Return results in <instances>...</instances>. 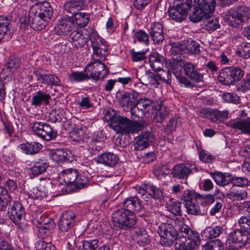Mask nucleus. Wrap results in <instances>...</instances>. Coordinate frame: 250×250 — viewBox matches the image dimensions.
Masks as SVG:
<instances>
[{
	"label": "nucleus",
	"instance_id": "17",
	"mask_svg": "<svg viewBox=\"0 0 250 250\" xmlns=\"http://www.w3.org/2000/svg\"><path fill=\"white\" fill-rule=\"evenodd\" d=\"M50 157L56 163H70L75 159L72 152L67 149L53 150L50 153Z\"/></svg>",
	"mask_w": 250,
	"mask_h": 250
},
{
	"label": "nucleus",
	"instance_id": "14",
	"mask_svg": "<svg viewBox=\"0 0 250 250\" xmlns=\"http://www.w3.org/2000/svg\"><path fill=\"white\" fill-rule=\"evenodd\" d=\"M151 39L155 44L162 43L165 39L163 25L159 22H154L151 24L148 30Z\"/></svg>",
	"mask_w": 250,
	"mask_h": 250
},
{
	"label": "nucleus",
	"instance_id": "7",
	"mask_svg": "<svg viewBox=\"0 0 250 250\" xmlns=\"http://www.w3.org/2000/svg\"><path fill=\"white\" fill-rule=\"evenodd\" d=\"M176 226L170 223H162L158 228V233L160 237V244L164 247H170L177 239Z\"/></svg>",
	"mask_w": 250,
	"mask_h": 250
},
{
	"label": "nucleus",
	"instance_id": "5",
	"mask_svg": "<svg viewBox=\"0 0 250 250\" xmlns=\"http://www.w3.org/2000/svg\"><path fill=\"white\" fill-rule=\"evenodd\" d=\"M137 121H131L126 117L120 115L110 118L109 126L117 133L127 134L134 132L138 126Z\"/></svg>",
	"mask_w": 250,
	"mask_h": 250
},
{
	"label": "nucleus",
	"instance_id": "2",
	"mask_svg": "<svg viewBox=\"0 0 250 250\" xmlns=\"http://www.w3.org/2000/svg\"><path fill=\"white\" fill-rule=\"evenodd\" d=\"M114 226L123 230H129L136 223V217L131 211L120 208L114 211L112 215Z\"/></svg>",
	"mask_w": 250,
	"mask_h": 250
},
{
	"label": "nucleus",
	"instance_id": "24",
	"mask_svg": "<svg viewBox=\"0 0 250 250\" xmlns=\"http://www.w3.org/2000/svg\"><path fill=\"white\" fill-rule=\"evenodd\" d=\"M132 234L133 239L140 246H145L150 242L149 236L144 228L134 227Z\"/></svg>",
	"mask_w": 250,
	"mask_h": 250
},
{
	"label": "nucleus",
	"instance_id": "57",
	"mask_svg": "<svg viewBox=\"0 0 250 250\" xmlns=\"http://www.w3.org/2000/svg\"><path fill=\"white\" fill-rule=\"evenodd\" d=\"M71 82H82L89 80L88 74L86 73L84 70L81 72L73 71L69 77Z\"/></svg>",
	"mask_w": 250,
	"mask_h": 250
},
{
	"label": "nucleus",
	"instance_id": "45",
	"mask_svg": "<svg viewBox=\"0 0 250 250\" xmlns=\"http://www.w3.org/2000/svg\"><path fill=\"white\" fill-rule=\"evenodd\" d=\"M231 126L233 128L241 130L243 133L250 135V119L234 122Z\"/></svg>",
	"mask_w": 250,
	"mask_h": 250
},
{
	"label": "nucleus",
	"instance_id": "33",
	"mask_svg": "<svg viewBox=\"0 0 250 250\" xmlns=\"http://www.w3.org/2000/svg\"><path fill=\"white\" fill-rule=\"evenodd\" d=\"M210 175L215 183L220 186L224 187L229 183H232V176L229 173L210 172Z\"/></svg>",
	"mask_w": 250,
	"mask_h": 250
},
{
	"label": "nucleus",
	"instance_id": "10",
	"mask_svg": "<svg viewBox=\"0 0 250 250\" xmlns=\"http://www.w3.org/2000/svg\"><path fill=\"white\" fill-rule=\"evenodd\" d=\"M91 45L93 49V57L95 61H101L107 54V42L101 37L92 38Z\"/></svg>",
	"mask_w": 250,
	"mask_h": 250
},
{
	"label": "nucleus",
	"instance_id": "55",
	"mask_svg": "<svg viewBox=\"0 0 250 250\" xmlns=\"http://www.w3.org/2000/svg\"><path fill=\"white\" fill-rule=\"evenodd\" d=\"M137 104L140 109L142 110L145 115L148 113L150 109L154 107V104L152 100L147 98L138 99Z\"/></svg>",
	"mask_w": 250,
	"mask_h": 250
},
{
	"label": "nucleus",
	"instance_id": "51",
	"mask_svg": "<svg viewBox=\"0 0 250 250\" xmlns=\"http://www.w3.org/2000/svg\"><path fill=\"white\" fill-rule=\"evenodd\" d=\"M204 23L207 30L214 31L220 27L218 19L209 14L206 18Z\"/></svg>",
	"mask_w": 250,
	"mask_h": 250
},
{
	"label": "nucleus",
	"instance_id": "44",
	"mask_svg": "<svg viewBox=\"0 0 250 250\" xmlns=\"http://www.w3.org/2000/svg\"><path fill=\"white\" fill-rule=\"evenodd\" d=\"M182 203L173 199H169L166 206L168 211L176 216H182Z\"/></svg>",
	"mask_w": 250,
	"mask_h": 250
},
{
	"label": "nucleus",
	"instance_id": "20",
	"mask_svg": "<svg viewBox=\"0 0 250 250\" xmlns=\"http://www.w3.org/2000/svg\"><path fill=\"white\" fill-rule=\"evenodd\" d=\"M28 20L30 27L37 31L43 29L49 22L46 19L37 14L32 9L29 13Z\"/></svg>",
	"mask_w": 250,
	"mask_h": 250
},
{
	"label": "nucleus",
	"instance_id": "32",
	"mask_svg": "<svg viewBox=\"0 0 250 250\" xmlns=\"http://www.w3.org/2000/svg\"><path fill=\"white\" fill-rule=\"evenodd\" d=\"M82 9H78L77 11L73 13L68 10H65L66 12L72 14L73 15L71 17L73 18L74 26L75 25L79 28L84 27L88 23L89 18L88 15L84 13L79 12Z\"/></svg>",
	"mask_w": 250,
	"mask_h": 250
},
{
	"label": "nucleus",
	"instance_id": "19",
	"mask_svg": "<svg viewBox=\"0 0 250 250\" xmlns=\"http://www.w3.org/2000/svg\"><path fill=\"white\" fill-rule=\"evenodd\" d=\"M96 65L101 66L102 70H105L106 71V74L107 75L108 71L107 69V67L104 63L101 62V61H94L93 62L89 63L84 68V71L88 74L89 79L91 78L94 80L98 81L101 79V71L100 70L97 71V70H95ZM104 77L105 76L104 75L103 77L101 78V79L103 80Z\"/></svg>",
	"mask_w": 250,
	"mask_h": 250
},
{
	"label": "nucleus",
	"instance_id": "13",
	"mask_svg": "<svg viewBox=\"0 0 250 250\" xmlns=\"http://www.w3.org/2000/svg\"><path fill=\"white\" fill-rule=\"evenodd\" d=\"M138 193L145 199L146 194L151 198L156 200H161L163 198V191L162 189L152 184H146L143 185L138 189Z\"/></svg>",
	"mask_w": 250,
	"mask_h": 250
},
{
	"label": "nucleus",
	"instance_id": "34",
	"mask_svg": "<svg viewBox=\"0 0 250 250\" xmlns=\"http://www.w3.org/2000/svg\"><path fill=\"white\" fill-rule=\"evenodd\" d=\"M227 197L233 201L245 200L247 198L248 193L245 189L237 187H232L227 193Z\"/></svg>",
	"mask_w": 250,
	"mask_h": 250
},
{
	"label": "nucleus",
	"instance_id": "36",
	"mask_svg": "<svg viewBox=\"0 0 250 250\" xmlns=\"http://www.w3.org/2000/svg\"><path fill=\"white\" fill-rule=\"evenodd\" d=\"M19 147L26 154L34 155L42 148V146L38 142H33L21 144Z\"/></svg>",
	"mask_w": 250,
	"mask_h": 250
},
{
	"label": "nucleus",
	"instance_id": "21",
	"mask_svg": "<svg viewBox=\"0 0 250 250\" xmlns=\"http://www.w3.org/2000/svg\"><path fill=\"white\" fill-rule=\"evenodd\" d=\"M51 97L49 93L42 90H39L33 94L31 105L35 108L42 105L50 104Z\"/></svg>",
	"mask_w": 250,
	"mask_h": 250
},
{
	"label": "nucleus",
	"instance_id": "58",
	"mask_svg": "<svg viewBox=\"0 0 250 250\" xmlns=\"http://www.w3.org/2000/svg\"><path fill=\"white\" fill-rule=\"evenodd\" d=\"M82 244L79 250H95L98 248V240L96 239L83 240Z\"/></svg>",
	"mask_w": 250,
	"mask_h": 250
},
{
	"label": "nucleus",
	"instance_id": "22",
	"mask_svg": "<svg viewBox=\"0 0 250 250\" xmlns=\"http://www.w3.org/2000/svg\"><path fill=\"white\" fill-rule=\"evenodd\" d=\"M184 74L191 80L198 83L203 80V74L199 73L195 65L190 62H183Z\"/></svg>",
	"mask_w": 250,
	"mask_h": 250
},
{
	"label": "nucleus",
	"instance_id": "28",
	"mask_svg": "<svg viewBox=\"0 0 250 250\" xmlns=\"http://www.w3.org/2000/svg\"><path fill=\"white\" fill-rule=\"evenodd\" d=\"M69 40L76 48L83 47L87 42L88 38L84 36L82 30H76L72 31L69 36Z\"/></svg>",
	"mask_w": 250,
	"mask_h": 250
},
{
	"label": "nucleus",
	"instance_id": "35",
	"mask_svg": "<svg viewBox=\"0 0 250 250\" xmlns=\"http://www.w3.org/2000/svg\"><path fill=\"white\" fill-rule=\"evenodd\" d=\"M223 231V228L221 226L207 227L201 233V237L205 240L211 239L218 237Z\"/></svg>",
	"mask_w": 250,
	"mask_h": 250
},
{
	"label": "nucleus",
	"instance_id": "38",
	"mask_svg": "<svg viewBox=\"0 0 250 250\" xmlns=\"http://www.w3.org/2000/svg\"><path fill=\"white\" fill-rule=\"evenodd\" d=\"M92 0H70L64 5V10L75 12L78 9H83L85 3Z\"/></svg>",
	"mask_w": 250,
	"mask_h": 250
},
{
	"label": "nucleus",
	"instance_id": "52",
	"mask_svg": "<svg viewBox=\"0 0 250 250\" xmlns=\"http://www.w3.org/2000/svg\"><path fill=\"white\" fill-rule=\"evenodd\" d=\"M62 113V110L60 109H54L48 113V115H46V116L47 117V120L53 123L64 122V121H62L64 118Z\"/></svg>",
	"mask_w": 250,
	"mask_h": 250
},
{
	"label": "nucleus",
	"instance_id": "30",
	"mask_svg": "<svg viewBox=\"0 0 250 250\" xmlns=\"http://www.w3.org/2000/svg\"><path fill=\"white\" fill-rule=\"evenodd\" d=\"M175 223L176 224V228L177 233V240L188 238V235L190 234L198 233L192 230L188 225L185 224L182 219L176 220Z\"/></svg>",
	"mask_w": 250,
	"mask_h": 250
},
{
	"label": "nucleus",
	"instance_id": "31",
	"mask_svg": "<svg viewBox=\"0 0 250 250\" xmlns=\"http://www.w3.org/2000/svg\"><path fill=\"white\" fill-rule=\"evenodd\" d=\"M33 165L30 168L31 173L34 176L41 175L46 171L49 166L47 160L40 159L33 162Z\"/></svg>",
	"mask_w": 250,
	"mask_h": 250
},
{
	"label": "nucleus",
	"instance_id": "6",
	"mask_svg": "<svg viewBox=\"0 0 250 250\" xmlns=\"http://www.w3.org/2000/svg\"><path fill=\"white\" fill-rule=\"evenodd\" d=\"M250 239L249 234L241 229H235L229 234L226 242V248L229 250H237L246 246Z\"/></svg>",
	"mask_w": 250,
	"mask_h": 250
},
{
	"label": "nucleus",
	"instance_id": "48",
	"mask_svg": "<svg viewBox=\"0 0 250 250\" xmlns=\"http://www.w3.org/2000/svg\"><path fill=\"white\" fill-rule=\"evenodd\" d=\"M41 83L42 84H47L48 85H60L61 80L56 75L46 74H44L43 76H41Z\"/></svg>",
	"mask_w": 250,
	"mask_h": 250
},
{
	"label": "nucleus",
	"instance_id": "37",
	"mask_svg": "<svg viewBox=\"0 0 250 250\" xmlns=\"http://www.w3.org/2000/svg\"><path fill=\"white\" fill-rule=\"evenodd\" d=\"M188 214L194 216L203 215L206 213L205 208L199 204L198 200L195 201L185 206Z\"/></svg>",
	"mask_w": 250,
	"mask_h": 250
},
{
	"label": "nucleus",
	"instance_id": "12",
	"mask_svg": "<svg viewBox=\"0 0 250 250\" xmlns=\"http://www.w3.org/2000/svg\"><path fill=\"white\" fill-rule=\"evenodd\" d=\"M175 6L170 7L168 10L169 18L176 22H180L184 21L188 16L189 8L178 3H173Z\"/></svg>",
	"mask_w": 250,
	"mask_h": 250
},
{
	"label": "nucleus",
	"instance_id": "25",
	"mask_svg": "<svg viewBox=\"0 0 250 250\" xmlns=\"http://www.w3.org/2000/svg\"><path fill=\"white\" fill-rule=\"evenodd\" d=\"M143 208L141 201L136 196L129 197L125 200L123 203V208L125 210L139 212Z\"/></svg>",
	"mask_w": 250,
	"mask_h": 250
},
{
	"label": "nucleus",
	"instance_id": "54",
	"mask_svg": "<svg viewBox=\"0 0 250 250\" xmlns=\"http://www.w3.org/2000/svg\"><path fill=\"white\" fill-rule=\"evenodd\" d=\"M209 119L215 122L217 121L222 120L228 118V112L227 111H219L216 109H211L209 113Z\"/></svg>",
	"mask_w": 250,
	"mask_h": 250
},
{
	"label": "nucleus",
	"instance_id": "42",
	"mask_svg": "<svg viewBox=\"0 0 250 250\" xmlns=\"http://www.w3.org/2000/svg\"><path fill=\"white\" fill-rule=\"evenodd\" d=\"M201 195L196 193L193 190L187 189L184 191V193L181 195L180 199L183 201L185 206L199 199L202 197Z\"/></svg>",
	"mask_w": 250,
	"mask_h": 250
},
{
	"label": "nucleus",
	"instance_id": "16",
	"mask_svg": "<svg viewBox=\"0 0 250 250\" xmlns=\"http://www.w3.org/2000/svg\"><path fill=\"white\" fill-rule=\"evenodd\" d=\"M31 9L48 21L53 14V7L49 2L46 1L36 2Z\"/></svg>",
	"mask_w": 250,
	"mask_h": 250
},
{
	"label": "nucleus",
	"instance_id": "29",
	"mask_svg": "<svg viewBox=\"0 0 250 250\" xmlns=\"http://www.w3.org/2000/svg\"><path fill=\"white\" fill-rule=\"evenodd\" d=\"M33 223L37 227L55 226L54 220L47 216L44 213H42L39 211H35L33 213Z\"/></svg>",
	"mask_w": 250,
	"mask_h": 250
},
{
	"label": "nucleus",
	"instance_id": "59",
	"mask_svg": "<svg viewBox=\"0 0 250 250\" xmlns=\"http://www.w3.org/2000/svg\"><path fill=\"white\" fill-rule=\"evenodd\" d=\"M241 229L250 235V215L242 216L238 220Z\"/></svg>",
	"mask_w": 250,
	"mask_h": 250
},
{
	"label": "nucleus",
	"instance_id": "62",
	"mask_svg": "<svg viewBox=\"0 0 250 250\" xmlns=\"http://www.w3.org/2000/svg\"><path fill=\"white\" fill-rule=\"evenodd\" d=\"M183 62H182L181 60L173 59L170 60L169 65L175 77L177 76V73L181 74V70L183 68Z\"/></svg>",
	"mask_w": 250,
	"mask_h": 250
},
{
	"label": "nucleus",
	"instance_id": "26",
	"mask_svg": "<svg viewBox=\"0 0 250 250\" xmlns=\"http://www.w3.org/2000/svg\"><path fill=\"white\" fill-rule=\"evenodd\" d=\"M119 160L118 155L111 152H105L100 155L97 159V162L106 167H113Z\"/></svg>",
	"mask_w": 250,
	"mask_h": 250
},
{
	"label": "nucleus",
	"instance_id": "53",
	"mask_svg": "<svg viewBox=\"0 0 250 250\" xmlns=\"http://www.w3.org/2000/svg\"><path fill=\"white\" fill-rule=\"evenodd\" d=\"M240 153L246 157L242 167L243 171L246 172L250 170V146L243 147L240 150Z\"/></svg>",
	"mask_w": 250,
	"mask_h": 250
},
{
	"label": "nucleus",
	"instance_id": "50",
	"mask_svg": "<svg viewBox=\"0 0 250 250\" xmlns=\"http://www.w3.org/2000/svg\"><path fill=\"white\" fill-rule=\"evenodd\" d=\"M208 14H210L198 7L189 15V19L191 21L197 22L203 19L205 20L206 18L208 17Z\"/></svg>",
	"mask_w": 250,
	"mask_h": 250
},
{
	"label": "nucleus",
	"instance_id": "39",
	"mask_svg": "<svg viewBox=\"0 0 250 250\" xmlns=\"http://www.w3.org/2000/svg\"><path fill=\"white\" fill-rule=\"evenodd\" d=\"M188 164H180L173 167L174 177L180 179L187 178L188 175L192 172Z\"/></svg>",
	"mask_w": 250,
	"mask_h": 250
},
{
	"label": "nucleus",
	"instance_id": "18",
	"mask_svg": "<svg viewBox=\"0 0 250 250\" xmlns=\"http://www.w3.org/2000/svg\"><path fill=\"white\" fill-rule=\"evenodd\" d=\"M74 28L75 26L73 18L71 16H64L59 21L55 30L58 35H65Z\"/></svg>",
	"mask_w": 250,
	"mask_h": 250
},
{
	"label": "nucleus",
	"instance_id": "46",
	"mask_svg": "<svg viewBox=\"0 0 250 250\" xmlns=\"http://www.w3.org/2000/svg\"><path fill=\"white\" fill-rule=\"evenodd\" d=\"M183 239L184 240L185 243L189 250L195 249L200 244L199 234L198 233L190 234L189 235H188V238H185Z\"/></svg>",
	"mask_w": 250,
	"mask_h": 250
},
{
	"label": "nucleus",
	"instance_id": "11",
	"mask_svg": "<svg viewBox=\"0 0 250 250\" xmlns=\"http://www.w3.org/2000/svg\"><path fill=\"white\" fill-rule=\"evenodd\" d=\"M76 214L72 210H67L63 212L60 218L59 228L62 232L71 230L76 225Z\"/></svg>",
	"mask_w": 250,
	"mask_h": 250
},
{
	"label": "nucleus",
	"instance_id": "1",
	"mask_svg": "<svg viewBox=\"0 0 250 250\" xmlns=\"http://www.w3.org/2000/svg\"><path fill=\"white\" fill-rule=\"evenodd\" d=\"M59 181L61 184L65 185L68 192L84 188L89 183L87 177L80 174L77 170L73 168L62 170L59 174Z\"/></svg>",
	"mask_w": 250,
	"mask_h": 250
},
{
	"label": "nucleus",
	"instance_id": "61",
	"mask_svg": "<svg viewBox=\"0 0 250 250\" xmlns=\"http://www.w3.org/2000/svg\"><path fill=\"white\" fill-rule=\"evenodd\" d=\"M159 80L164 83L170 84L171 82V74L169 69L164 70L162 68L156 70Z\"/></svg>",
	"mask_w": 250,
	"mask_h": 250
},
{
	"label": "nucleus",
	"instance_id": "3",
	"mask_svg": "<svg viewBox=\"0 0 250 250\" xmlns=\"http://www.w3.org/2000/svg\"><path fill=\"white\" fill-rule=\"evenodd\" d=\"M8 213L9 218L22 232H27L29 225L24 221L25 212L23 205L18 201L9 204Z\"/></svg>",
	"mask_w": 250,
	"mask_h": 250
},
{
	"label": "nucleus",
	"instance_id": "64",
	"mask_svg": "<svg viewBox=\"0 0 250 250\" xmlns=\"http://www.w3.org/2000/svg\"><path fill=\"white\" fill-rule=\"evenodd\" d=\"M237 90L243 92L250 90V74H247L244 79L238 85Z\"/></svg>",
	"mask_w": 250,
	"mask_h": 250
},
{
	"label": "nucleus",
	"instance_id": "9",
	"mask_svg": "<svg viewBox=\"0 0 250 250\" xmlns=\"http://www.w3.org/2000/svg\"><path fill=\"white\" fill-rule=\"evenodd\" d=\"M116 98L118 99L121 106L125 111H128L129 108L138 103L140 94L135 90H131L128 91H118L116 94Z\"/></svg>",
	"mask_w": 250,
	"mask_h": 250
},
{
	"label": "nucleus",
	"instance_id": "60",
	"mask_svg": "<svg viewBox=\"0 0 250 250\" xmlns=\"http://www.w3.org/2000/svg\"><path fill=\"white\" fill-rule=\"evenodd\" d=\"M202 250H224V244L219 239H216L207 243Z\"/></svg>",
	"mask_w": 250,
	"mask_h": 250
},
{
	"label": "nucleus",
	"instance_id": "4",
	"mask_svg": "<svg viewBox=\"0 0 250 250\" xmlns=\"http://www.w3.org/2000/svg\"><path fill=\"white\" fill-rule=\"evenodd\" d=\"M244 74V71L240 67H226L219 70L217 80L224 85H234L240 81Z\"/></svg>",
	"mask_w": 250,
	"mask_h": 250
},
{
	"label": "nucleus",
	"instance_id": "40",
	"mask_svg": "<svg viewBox=\"0 0 250 250\" xmlns=\"http://www.w3.org/2000/svg\"><path fill=\"white\" fill-rule=\"evenodd\" d=\"M10 22V20L6 17L0 16V42L10 38L11 36L7 34Z\"/></svg>",
	"mask_w": 250,
	"mask_h": 250
},
{
	"label": "nucleus",
	"instance_id": "41",
	"mask_svg": "<svg viewBox=\"0 0 250 250\" xmlns=\"http://www.w3.org/2000/svg\"><path fill=\"white\" fill-rule=\"evenodd\" d=\"M182 125V118L180 117L174 116L167 121L164 128L168 134L175 131L176 128L181 127Z\"/></svg>",
	"mask_w": 250,
	"mask_h": 250
},
{
	"label": "nucleus",
	"instance_id": "8",
	"mask_svg": "<svg viewBox=\"0 0 250 250\" xmlns=\"http://www.w3.org/2000/svg\"><path fill=\"white\" fill-rule=\"evenodd\" d=\"M32 128L36 135L47 141L55 139L58 135L57 130L46 123L35 122Z\"/></svg>",
	"mask_w": 250,
	"mask_h": 250
},
{
	"label": "nucleus",
	"instance_id": "56",
	"mask_svg": "<svg viewBox=\"0 0 250 250\" xmlns=\"http://www.w3.org/2000/svg\"><path fill=\"white\" fill-rule=\"evenodd\" d=\"M236 54L244 59L250 58V43L242 42L238 46Z\"/></svg>",
	"mask_w": 250,
	"mask_h": 250
},
{
	"label": "nucleus",
	"instance_id": "49",
	"mask_svg": "<svg viewBox=\"0 0 250 250\" xmlns=\"http://www.w3.org/2000/svg\"><path fill=\"white\" fill-rule=\"evenodd\" d=\"M198 7L209 14L212 13L215 7V0H197Z\"/></svg>",
	"mask_w": 250,
	"mask_h": 250
},
{
	"label": "nucleus",
	"instance_id": "63",
	"mask_svg": "<svg viewBox=\"0 0 250 250\" xmlns=\"http://www.w3.org/2000/svg\"><path fill=\"white\" fill-rule=\"evenodd\" d=\"M232 187H245L250 185V181L244 177H232Z\"/></svg>",
	"mask_w": 250,
	"mask_h": 250
},
{
	"label": "nucleus",
	"instance_id": "27",
	"mask_svg": "<svg viewBox=\"0 0 250 250\" xmlns=\"http://www.w3.org/2000/svg\"><path fill=\"white\" fill-rule=\"evenodd\" d=\"M148 61L151 68L155 71L160 69L167 64L166 58L157 52L151 53L149 55Z\"/></svg>",
	"mask_w": 250,
	"mask_h": 250
},
{
	"label": "nucleus",
	"instance_id": "23",
	"mask_svg": "<svg viewBox=\"0 0 250 250\" xmlns=\"http://www.w3.org/2000/svg\"><path fill=\"white\" fill-rule=\"evenodd\" d=\"M153 140V136L150 132H143L135 138L134 144V149L143 150L147 147Z\"/></svg>",
	"mask_w": 250,
	"mask_h": 250
},
{
	"label": "nucleus",
	"instance_id": "15",
	"mask_svg": "<svg viewBox=\"0 0 250 250\" xmlns=\"http://www.w3.org/2000/svg\"><path fill=\"white\" fill-rule=\"evenodd\" d=\"M248 8L241 5L232 8L229 13L228 20L230 24L233 26L239 25L243 21V17L245 16Z\"/></svg>",
	"mask_w": 250,
	"mask_h": 250
},
{
	"label": "nucleus",
	"instance_id": "47",
	"mask_svg": "<svg viewBox=\"0 0 250 250\" xmlns=\"http://www.w3.org/2000/svg\"><path fill=\"white\" fill-rule=\"evenodd\" d=\"M153 172L155 177L157 179H160L169 173L170 168L167 165L157 164L154 166Z\"/></svg>",
	"mask_w": 250,
	"mask_h": 250
},
{
	"label": "nucleus",
	"instance_id": "43",
	"mask_svg": "<svg viewBox=\"0 0 250 250\" xmlns=\"http://www.w3.org/2000/svg\"><path fill=\"white\" fill-rule=\"evenodd\" d=\"M21 64L20 59L16 56H11L8 58L6 63V69H4V71L9 72L8 75H12L20 67Z\"/></svg>",
	"mask_w": 250,
	"mask_h": 250
}]
</instances>
